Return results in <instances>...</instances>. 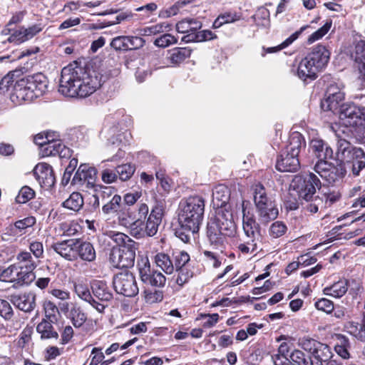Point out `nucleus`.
I'll return each instance as SVG.
<instances>
[{"instance_id":"nucleus-50","label":"nucleus","mask_w":365,"mask_h":365,"mask_svg":"<svg viewBox=\"0 0 365 365\" xmlns=\"http://www.w3.org/2000/svg\"><path fill=\"white\" fill-rule=\"evenodd\" d=\"M139 16L136 13H133L130 11H121L115 16V19L111 21H108L105 23L106 26H111L117 24H120L124 21L138 20Z\"/></svg>"},{"instance_id":"nucleus-22","label":"nucleus","mask_w":365,"mask_h":365,"mask_svg":"<svg viewBox=\"0 0 365 365\" xmlns=\"http://www.w3.org/2000/svg\"><path fill=\"white\" fill-rule=\"evenodd\" d=\"M73 289L75 293L79 298L88 302L98 312L101 313L104 311L107 305L97 302L91 294V292L86 284L83 282H75L73 284Z\"/></svg>"},{"instance_id":"nucleus-45","label":"nucleus","mask_w":365,"mask_h":365,"mask_svg":"<svg viewBox=\"0 0 365 365\" xmlns=\"http://www.w3.org/2000/svg\"><path fill=\"white\" fill-rule=\"evenodd\" d=\"M43 309L45 313L46 320L50 322H56L58 321V316L60 315L58 308L56 305L51 302L46 301L43 302Z\"/></svg>"},{"instance_id":"nucleus-10","label":"nucleus","mask_w":365,"mask_h":365,"mask_svg":"<svg viewBox=\"0 0 365 365\" xmlns=\"http://www.w3.org/2000/svg\"><path fill=\"white\" fill-rule=\"evenodd\" d=\"M113 284L115 292L125 297H135L139 292L135 276L128 271L115 274Z\"/></svg>"},{"instance_id":"nucleus-39","label":"nucleus","mask_w":365,"mask_h":365,"mask_svg":"<svg viewBox=\"0 0 365 365\" xmlns=\"http://www.w3.org/2000/svg\"><path fill=\"white\" fill-rule=\"evenodd\" d=\"M106 235L113 240L118 247L123 246H135V242L130 239L128 235L115 231H108L106 233Z\"/></svg>"},{"instance_id":"nucleus-20","label":"nucleus","mask_w":365,"mask_h":365,"mask_svg":"<svg viewBox=\"0 0 365 365\" xmlns=\"http://www.w3.org/2000/svg\"><path fill=\"white\" fill-rule=\"evenodd\" d=\"M91 289L93 298H96L103 304L113 299V293L106 281L93 280L91 282Z\"/></svg>"},{"instance_id":"nucleus-6","label":"nucleus","mask_w":365,"mask_h":365,"mask_svg":"<svg viewBox=\"0 0 365 365\" xmlns=\"http://www.w3.org/2000/svg\"><path fill=\"white\" fill-rule=\"evenodd\" d=\"M336 155L341 162L351 165L352 173L354 175H359L360 171L365 168L364 150L345 139L338 140Z\"/></svg>"},{"instance_id":"nucleus-12","label":"nucleus","mask_w":365,"mask_h":365,"mask_svg":"<svg viewBox=\"0 0 365 365\" xmlns=\"http://www.w3.org/2000/svg\"><path fill=\"white\" fill-rule=\"evenodd\" d=\"M135 245L113 247L110 255L111 264L119 269L132 267L135 263Z\"/></svg>"},{"instance_id":"nucleus-53","label":"nucleus","mask_w":365,"mask_h":365,"mask_svg":"<svg viewBox=\"0 0 365 365\" xmlns=\"http://www.w3.org/2000/svg\"><path fill=\"white\" fill-rule=\"evenodd\" d=\"M115 195V189L113 187H101V190L98 195H94V202L93 205L99 206V198L101 197L103 201H108Z\"/></svg>"},{"instance_id":"nucleus-43","label":"nucleus","mask_w":365,"mask_h":365,"mask_svg":"<svg viewBox=\"0 0 365 365\" xmlns=\"http://www.w3.org/2000/svg\"><path fill=\"white\" fill-rule=\"evenodd\" d=\"M123 205L120 195L115 194L103 205L102 212L105 215L116 213Z\"/></svg>"},{"instance_id":"nucleus-61","label":"nucleus","mask_w":365,"mask_h":365,"mask_svg":"<svg viewBox=\"0 0 365 365\" xmlns=\"http://www.w3.org/2000/svg\"><path fill=\"white\" fill-rule=\"evenodd\" d=\"M212 196L214 200L220 202L219 205L222 207V206L225 205L229 200V192L227 187L224 186H218L213 192Z\"/></svg>"},{"instance_id":"nucleus-47","label":"nucleus","mask_w":365,"mask_h":365,"mask_svg":"<svg viewBox=\"0 0 365 365\" xmlns=\"http://www.w3.org/2000/svg\"><path fill=\"white\" fill-rule=\"evenodd\" d=\"M176 271L178 272V274L175 279V282L181 287L186 284L194 275V272L191 269L190 264L179 268L176 269Z\"/></svg>"},{"instance_id":"nucleus-63","label":"nucleus","mask_w":365,"mask_h":365,"mask_svg":"<svg viewBox=\"0 0 365 365\" xmlns=\"http://www.w3.org/2000/svg\"><path fill=\"white\" fill-rule=\"evenodd\" d=\"M77 165H78V159L77 158H73L69 161V163L67 165V167L66 168L64 173L63 175L62 182L63 184L66 185L68 183Z\"/></svg>"},{"instance_id":"nucleus-48","label":"nucleus","mask_w":365,"mask_h":365,"mask_svg":"<svg viewBox=\"0 0 365 365\" xmlns=\"http://www.w3.org/2000/svg\"><path fill=\"white\" fill-rule=\"evenodd\" d=\"M190 255L185 251H178L173 253L174 270L189 265Z\"/></svg>"},{"instance_id":"nucleus-17","label":"nucleus","mask_w":365,"mask_h":365,"mask_svg":"<svg viewBox=\"0 0 365 365\" xmlns=\"http://www.w3.org/2000/svg\"><path fill=\"white\" fill-rule=\"evenodd\" d=\"M34 174L41 187L48 190L54 185L56 178L50 165L45 163L38 164L34 170Z\"/></svg>"},{"instance_id":"nucleus-36","label":"nucleus","mask_w":365,"mask_h":365,"mask_svg":"<svg viewBox=\"0 0 365 365\" xmlns=\"http://www.w3.org/2000/svg\"><path fill=\"white\" fill-rule=\"evenodd\" d=\"M344 98V93L339 91L337 93H333L332 96H327L325 101L322 103V108L324 110H331L334 113L339 109V112L341 106L340 103L343 101Z\"/></svg>"},{"instance_id":"nucleus-32","label":"nucleus","mask_w":365,"mask_h":365,"mask_svg":"<svg viewBox=\"0 0 365 365\" xmlns=\"http://www.w3.org/2000/svg\"><path fill=\"white\" fill-rule=\"evenodd\" d=\"M68 318L71 320L75 328L82 327L87 320V315L77 304H72L68 310Z\"/></svg>"},{"instance_id":"nucleus-29","label":"nucleus","mask_w":365,"mask_h":365,"mask_svg":"<svg viewBox=\"0 0 365 365\" xmlns=\"http://www.w3.org/2000/svg\"><path fill=\"white\" fill-rule=\"evenodd\" d=\"M311 148L316 157L318 158L317 161L327 160V159H331L333 157V150L331 148L322 140H312L311 142Z\"/></svg>"},{"instance_id":"nucleus-30","label":"nucleus","mask_w":365,"mask_h":365,"mask_svg":"<svg viewBox=\"0 0 365 365\" xmlns=\"http://www.w3.org/2000/svg\"><path fill=\"white\" fill-rule=\"evenodd\" d=\"M302 348L313 350V356L325 361H329L333 356L331 349L327 344H302Z\"/></svg>"},{"instance_id":"nucleus-2","label":"nucleus","mask_w":365,"mask_h":365,"mask_svg":"<svg viewBox=\"0 0 365 365\" xmlns=\"http://www.w3.org/2000/svg\"><path fill=\"white\" fill-rule=\"evenodd\" d=\"M299 198L304 200V208L311 213H316L323 206V197L314 195L316 189L321 187L319 179L313 173L296 175L291 184Z\"/></svg>"},{"instance_id":"nucleus-52","label":"nucleus","mask_w":365,"mask_h":365,"mask_svg":"<svg viewBox=\"0 0 365 365\" xmlns=\"http://www.w3.org/2000/svg\"><path fill=\"white\" fill-rule=\"evenodd\" d=\"M240 19V16L236 13L226 12L220 14L214 21L213 27L220 28L225 24L233 23Z\"/></svg>"},{"instance_id":"nucleus-7","label":"nucleus","mask_w":365,"mask_h":365,"mask_svg":"<svg viewBox=\"0 0 365 365\" xmlns=\"http://www.w3.org/2000/svg\"><path fill=\"white\" fill-rule=\"evenodd\" d=\"M242 227L247 240L240 243L238 249L243 254L253 253L257 251V242L260 240V228L255 215L247 210L245 205H243Z\"/></svg>"},{"instance_id":"nucleus-9","label":"nucleus","mask_w":365,"mask_h":365,"mask_svg":"<svg viewBox=\"0 0 365 365\" xmlns=\"http://www.w3.org/2000/svg\"><path fill=\"white\" fill-rule=\"evenodd\" d=\"M163 215V212L161 207L155 206L153 207L143 225L134 230L132 235L137 239L155 235L158 232V227L162 222Z\"/></svg>"},{"instance_id":"nucleus-21","label":"nucleus","mask_w":365,"mask_h":365,"mask_svg":"<svg viewBox=\"0 0 365 365\" xmlns=\"http://www.w3.org/2000/svg\"><path fill=\"white\" fill-rule=\"evenodd\" d=\"M307 56L308 59L312 61V63L320 71L327 65L330 58V52L324 46L319 44L312 48Z\"/></svg>"},{"instance_id":"nucleus-40","label":"nucleus","mask_w":365,"mask_h":365,"mask_svg":"<svg viewBox=\"0 0 365 365\" xmlns=\"http://www.w3.org/2000/svg\"><path fill=\"white\" fill-rule=\"evenodd\" d=\"M83 205V198L80 192H73L62 203V206L74 212L79 211Z\"/></svg>"},{"instance_id":"nucleus-60","label":"nucleus","mask_w":365,"mask_h":365,"mask_svg":"<svg viewBox=\"0 0 365 365\" xmlns=\"http://www.w3.org/2000/svg\"><path fill=\"white\" fill-rule=\"evenodd\" d=\"M11 34L7 41L14 44H20L28 41L27 36H26L24 27H21L19 29L14 30Z\"/></svg>"},{"instance_id":"nucleus-23","label":"nucleus","mask_w":365,"mask_h":365,"mask_svg":"<svg viewBox=\"0 0 365 365\" xmlns=\"http://www.w3.org/2000/svg\"><path fill=\"white\" fill-rule=\"evenodd\" d=\"M11 302L20 310L30 312L36 307V294L33 292H28L23 294L12 295Z\"/></svg>"},{"instance_id":"nucleus-46","label":"nucleus","mask_w":365,"mask_h":365,"mask_svg":"<svg viewBox=\"0 0 365 365\" xmlns=\"http://www.w3.org/2000/svg\"><path fill=\"white\" fill-rule=\"evenodd\" d=\"M170 30L171 25L166 22H163L146 26L142 29V32L144 36H152L163 33L165 31H169Z\"/></svg>"},{"instance_id":"nucleus-4","label":"nucleus","mask_w":365,"mask_h":365,"mask_svg":"<svg viewBox=\"0 0 365 365\" xmlns=\"http://www.w3.org/2000/svg\"><path fill=\"white\" fill-rule=\"evenodd\" d=\"M48 81L42 73H36L17 81L11 93V99L17 103L32 101L47 90Z\"/></svg>"},{"instance_id":"nucleus-59","label":"nucleus","mask_w":365,"mask_h":365,"mask_svg":"<svg viewBox=\"0 0 365 365\" xmlns=\"http://www.w3.org/2000/svg\"><path fill=\"white\" fill-rule=\"evenodd\" d=\"M35 196V192L29 186H24L19 192L16 197V201L18 203H26L30 200L33 199Z\"/></svg>"},{"instance_id":"nucleus-38","label":"nucleus","mask_w":365,"mask_h":365,"mask_svg":"<svg viewBox=\"0 0 365 365\" xmlns=\"http://www.w3.org/2000/svg\"><path fill=\"white\" fill-rule=\"evenodd\" d=\"M217 38V36L210 30H202L197 34H190L182 37L181 41L185 43L202 42L210 41Z\"/></svg>"},{"instance_id":"nucleus-26","label":"nucleus","mask_w":365,"mask_h":365,"mask_svg":"<svg viewBox=\"0 0 365 365\" xmlns=\"http://www.w3.org/2000/svg\"><path fill=\"white\" fill-rule=\"evenodd\" d=\"M96 253L93 245L86 241L78 239L76 250V260L80 258L83 261L93 262L96 259Z\"/></svg>"},{"instance_id":"nucleus-8","label":"nucleus","mask_w":365,"mask_h":365,"mask_svg":"<svg viewBox=\"0 0 365 365\" xmlns=\"http://www.w3.org/2000/svg\"><path fill=\"white\" fill-rule=\"evenodd\" d=\"M339 115L344 126L353 128L356 133L365 135V108L354 103H343Z\"/></svg>"},{"instance_id":"nucleus-25","label":"nucleus","mask_w":365,"mask_h":365,"mask_svg":"<svg viewBox=\"0 0 365 365\" xmlns=\"http://www.w3.org/2000/svg\"><path fill=\"white\" fill-rule=\"evenodd\" d=\"M229 235H225V232L218 229L217 225H213L208 222L207 225V237L211 245L215 247H220L224 246L227 242V238L230 237Z\"/></svg>"},{"instance_id":"nucleus-14","label":"nucleus","mask_w":365,"mask_h":365,"mask_svg":"<svg viewBox=\"0 0 365 365\" xmlns=\"http://www.w3.org/2000/svg\"><path fill=\"white\" fill-rule=\"evenodd\" d=\"M16 266L30 284L36 278V274L34 271L36 268L38 261H36L31 252L27 251L19 252L16 255Z\"/></svg>"},{"instance_id":"nucleus-24","label":"nucleus","mask_w":365,"mask_h":365,"mask_svg":"<svg viewBox=\"0 0 365 365\" xmlns=\"http://www.w3.org/2000/svg\"><path fill=\"white\" fill-rule=\"evenodd\" d=\"M43 155L45 156H54L58 155L61 158L70 155L71 150L61 143L60 140H48L41 148Z\"/></svg>"},{"instance_id":"nucleus-13","label":"nucleus","mask_w":365,"mask_h":365,"mask_svg":"<svg viewBox=\"0 0 365 365\" xmlns=\"http://www.w3.org/2000/svg\"><path fill=\"white\" fill-rule=\"evenodd\" d=\"M140 277L142 282L155 287H163L165 284L166 277L160 272L151 269L148 259H142L138 263Z\"/></svg>"},{"instance_id":"nucleus-33","label":"nucleus","mask_w":365,"mask_h":365,"mask_svg":"<svg viewBox=\"0 0 365 365\" xmlns=\"http://www.w3.org/2000/svg\"><path fill=\"white\" fill-rule=\"evenodd\" d=\"M149 208L146 203H140L137 206L135 212H133L132 232L138 227L143 225L149 215Z\"/></svg>"},{"instance_id":"nucleus-62","label":"nucleus","mask_w":365,"mask_h":365,"mask_svg":"<svg viewBox=\"0 0 365 365\" xmlns=\"http://www.w3.org/2000/svg\"><path fill=\"white\" fill-rule=\"evenodd\" d=\"M14 73L15 71L10 72L2 78L0 81V93L4 94L8 92L11 88H14Z\"/></svg>"},{"instance_id":"nucleus-1","label":"nucleus","mask_w":365,"mask_h":365,"mask_svg":"<svg viewBox=\"0 0 365 365\" xmlns=\"http://www.w3.org/2000/svg\"><path fill=\"white\" fill-rule=\"evenodd\" d=\"M102 82L103 76L97 71L73 61L62 69L58 91L67 97L86 98L100 88Z\"/></svg>"},{"instance_id":"nucleus-35","label":"nucleus","mask_w":365,"mask_h":365,"mask_svg":"<svg viewBox=\"0 0 365 365\" xmlns=\"http://www.w3.org/2000/svg\"><path fill=\"white\" fill-rule=\"evenodd\" d=\"M154 262L156 266L161 269L165 274H171L173 273V261L168 254L163 252L156 254L154 257Z\"/></svg>"},{"instance_id":"nucleus-51","label":"nucleus","mask_w":365,"mask_h":365,"mask_svg":"<svg viewBox=\"0 0 365 365\" xmlns=\"http://www.w3.org/2000/svg\"><path fill=\"white\" fill-rule=\"evenodd\" d=\"M294 349H292L288 344H281L278 348V353L272 356L275 365H279V362L290 358V355Z\"/></svg>"},{"instance_id":"nucleus-18","label":"nucleus","mask_w":365,"mask_h":365,"mask_svg":"<svg viewBox=\"0 0 365 365\" xmlns=\"http://www.w3.org/2000/svg\"><path fill=\"white\" fill-rule=\"evenodd\" d=\"M0 272L2 282L14 283L17 287L29 284L15 262L5 269L0 267Z\"/></svg>"},{"instance_id":"nucleus-58","label":"nucleus","mask_w":365,"mask_h":365,"mask_svg":"<svg viewBox=\"0 0 365 365\" xmlns=\"http://www.w3.org/2000/svg\"><path fill=\"white\" fill-rule=\"evenodd\" d=\"M178 38L170 34H165L157 38L154 44L158 47L165 48L170 45L177 43Z\"/></svg>"},{"instance_id":"nucleus-55","label":"nucleus","mask_w":365,"mask_h":365,"mask_svg":"<svg viewBox=\"0 0 365 365\" xmlns=\"http://www.w3.org/2000/svg\"><path fill=\"white\" fill-rule=\"evenodd\" d=\"M287 230V225L281 221L273 222L269 230V235L273 238H279L283 236Z\"/></svg>"},{"instance_id":"nucleus-16","label":"nucleus","mask_w":365,"mask_h":365,"mask_svg":"<svg viewBox=\"0 0 365 365\" xmlns=\"http://www.w3.org/2000/svg\"><path fill=\"white\" fill-rule=\"evenodd\" d=\"M96 178L97 170L94 167L87 164H81L72 179V183L85 186L86 188H94Z\"/></svg>"},{"instance_id":"nucleus-44","label":"nucleus","mask_w":365,"mask_h":365,"mask_svg":"<svg viewBox=\"0 0 365 365\" xmlns=\"http://www.w3.org/2000/svg\"><path fill=\"white\" fill-rule=\"evenodd\" d=\"M279 365H309V362L304 357V354L299 350L294 349L290 355V358L280 361Z\"/></svg>"},{"instance_id":"nucleus-5","label":"nucleus","mask_w":365,"mask_h":365,"mask_svg":"<svg viewBox=\"0 0 365 365\" xmlns=\"http://www.w3.org/2000/svg\"><path fill=\"white\" fill-rule=\"evenodd\" d=\"M306 145L304 137L298 132L292 133L289 143L276 163V168L280 172H296L300 167L299 154Z\"/></svg>"},{"instance_id":"nucleus-34","label":"nucleus","mask_w":365,"mask_h":365,"mask_svg":"<svg viewBox=\"0 0 365 365\" xmlns=\"http://www.w3.org/2000/svg\"><path fill=\"white\" fill-rule=\"evenodd\" d=\"M348 287V281L341 279L334 283L331 286L325 287L323 292L326 295L331 296L335 298H340L346 293Z\"/></svg>"},{"instance_id":"nucleus-42","label":"nucleus","mask_w":365,"mask_h":365,"mask_svg":"<svg viewBox=\"0 0 365 365\" xmlns=\"http://www.w3.org/2000/svg\"><path fill=\"white\" fill-rule=\"evenodd\" d=\"M116 215L120 225L129 227L132 235L133 212L130 208L123 205L116 212Z\"/></svg>"},{"instance_id":"nucleus-37","label":"nucleus","mask_w":365,"mask_h":365,"mask_svg":"<svg viewBox=\"0 0 365 365\" xmlns=\"http://www.w3.org/2000/svg\"><path fill=\"white\" fill-rule=\"evenodd\" d=\"M254 202L256 208L264 205L267 202H273L267 195L265 187L261 183H257L252 185Z\"/></svg>"},{"instance_id":"nucleus-49","label":"nucleus","mask_w":365,"mask_h":365,"mask_svg":"<svg viewBox=\"0 0 365 365\" xmlns=\"http://www.w3.org/2000/svg\"><path fill=\"white\" fill-rule=\"evenodd\" d=\"M135 170V167L129 163L123 164L115 168L117 175L122 181L129 180L134 174Z\"/></svg>"},{"instance_id":"nucleus-3","label":"nucleus","mask_w":365,"mask_h":365,"mask_svg":"<svg viewBox=\"0 0 365 365\" xmlns=\"http://www.w3.org/2000/svg\"><path fill=\"white\" fill-rule=\"evenodd\" d=\"M204 212L203 197L195 195L181 200L178 215L180 226L188 230H199L203 221Z\"/></svg>"},{"instance_id":"nucleus-64","label":"nucleus","mask_w":365,"mask_h":365,"mask_svg":"<svg viewBox=\"0 0 365 365\" xmlns=\"http://www.w3.org/2000/svg\"><path fill=\"white\" fill-rule=\"evenodd\" d=\"M91 354L93 356L89 365H98L101 362V365H108L113 361V358L109 360L103 361L104 359V355L100 350H98L96 348L93 349Z\"/></svg>"},{"instance_id":"nucleus-27","label":"nucleus","mask_w":365,"mask_h":365,"mask_svg":"<svg viewBox=\"0 0 365 365\" xmlns=\"http://www.w3.org/2000/svg\"><path fill=\"white\" fill-rule=\"evenodd\" d=\"M312 62L307 56L298 65L297 73L299 78L303 81L307 79L314 80L317 77V73L319 70Z\"/></svg>"},{"instance_id":"nucleus-41","label":"nucleus","mask_w":365,"mask_h":365,"mask_svg":"<svg viewBox=\"0 0 365 365\" xmlns=\"http://www.w3.org/2000/svg\"><path fill=\"white\" fill-rule=\"evenodd\" d=\"M191 49L188 48H174L168 52V59L172 63L178 64L189 58L191 54Z\"/></svg>"},{"instance_id":"nucleus-28","label":"nucleus","mask_w":365,"mask_h":365,"mask_svg":"<svg viewBox=\"0 0 365 365\" xmlns=\"http://www.w3.org/2000/svg\"><path fill=\"white\" fill-rule=\"evenodd\" d=\"M259 221L262 224H267L275 220L279 211L274 202H267L264 205L257 207Z\"/></svg>"},{"instance_id":"nucleus-31","label":"nucleus","mask_w":365,"mask_h":365,"mask_svg":"<svg viewBox=\"0 0 365 365\" xmlns=\"http://www.w3.org/2000/svg\"><path fill=\"white\" fill-rule=\"evenodd\" d=\"M43 319L36 327V331L40 334L41 339L43 340H57L58 338V334L55 330L53 324Z\"/></svg>"},{"instance_id":"nucleus-57","label":"nucleus","mask_w":365,"mask_h":365,"mask_svg":"<svg viewBox=\"0 0 365 365\" xmlns=\"http://www.w3.org/2000/svg\"><path fill=\"white\" fill-rule=\"evenodd\" d=\"M145 300L148 304L161 302L163 299V292L157 289H147L144 291Z\"/></svg>"},{"instance_id":"nucleus-19","label":"nucleus","mask_w":365,"mask_h":365,"mask_svg":"<svg viewBox=\"0 0 365 365\" xmlns=\"http://www.w3.org/2000/svg\"><path fill=\"white\" fill-rule=\"evenodd\" d=\"M77 243L78 239H69L53 243L51 248L65 259L75 261Z\"/></svg>"},{"instance_id":"nucleus-11","label":"nucleus","mask_w":365,"mask_h":365,"mask_svg":"<svg viewBox=\"0 0 365 365\" xmlns=\"http://www.w3.org/2000/svg\"><path fill=\"white\" fill-rule=\"evenodd\" d=\"M314 169L322 178L329 184L341 180L346 173L343 165H334L327 160L317 161Z\"/></svg>"},{"instance_id":"nucleus-15","label":"nucleus","mask_w":365,"mask_h":365,"mask_svg":"<svg viewBox=\"0 0 365 365\" xmlns=\"http://www.w3.org/2000/svg\"><path fill=\"white\" fill-rule=\"evenodd\" d=\"M208 222L217 225L218 229L225 232V235L232 237L235 233V224L232 213L225 207H220L216 212L215 217L212 218Z\"/></svg>"},{"instance_id":"nucleus-56","label":"nucleus","mask_w":365,"mask_h":365,"mask_svg":"<svg viewBox=\"0 0 365 365\" xmlns=\"http://www.w3.org/2000/svg\"><path fill=\"white\" fill-rule=\"evenodd\" d=\"M332 25V21L328 20L325 23V24L322 26L320 29H319L317 31L314 32L312 34H311L307 41L309 43H312L314 41L322 38L325 34H327V32L329 31Z\"/></svg>"},{"instance_id":"nucleus-54","label":"nucleus","mask_w":365,"mask_h":365,"mask_svg":"<svg viewBox=\"0 0 365 365\" xmlns=\"http://www.w3.org/2000/svg\"><path fill=\"white\" fill-rule=\"evenodd\" d=\"M109 135L110 137L108 139V143L111 145H118L120 143L123 142V139H125L129 136L130 134L128 131L118 133V129L116 127H112L109 129Z\"/></svg>"}]
</instances>
